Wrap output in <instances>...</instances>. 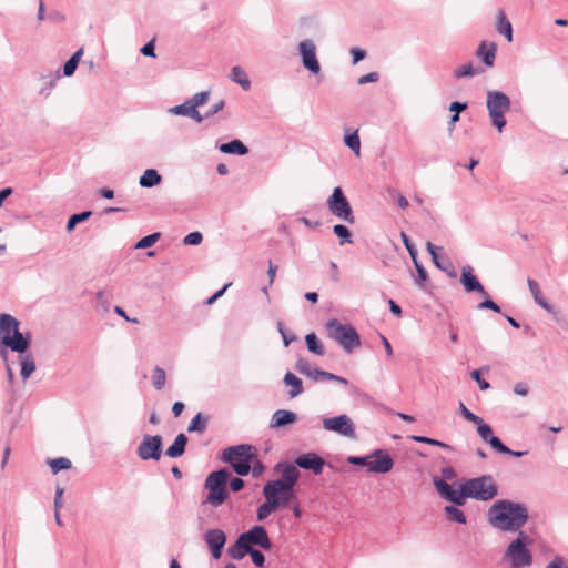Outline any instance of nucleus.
Segmentation results:
<instances>
[{"label": "nucleus", "instance_id": "nucleus-1", "mask_svg": "<svg viewBox=\"0 0 568 568\" xmlns=\"http://www.w3.org/2000/svg\"><path fill=\"white\" fill-rule=\"evenodd\" d=\"M433 484L443 499L457 506H464L468 498L488 501L498 495V486L490 475L465 479L459 484L458 489H455L445 480L439 479V477H434Z\"/></svg>", "mask_w": 568, "mask_h": 568}, {"label": "nucleus", "instance_id": "nucleus-2", "mask_svg": "<svg viewBox=\"0 0 568 568\" xmlns=\"http://www.w3.org/2000/svg\"><path fill=\"white\" fill-rule=\"evenodd\" d=\"M491 527L501 531H519L528 521L529 513L525 504L509 499L496 500L487 511Z\"/></svg>", "mask_w": 568, "mask_h": 568}, {"label": "nucleus", "instance_id": "nucleus-3", "mask_svg": "<svg viewBox=\"0 0 568 568\" xmlns=\"http://www.w3.org/2000/svg\"><path fill=\"white\" fill-rule=\"evenodd\" d=\"M532 539L524 530H519L516 538L507 546L504 558L509 562L511 568L529 567L534 562V556L529 546Z\"/></svg>", "mask_w": 568, "mask_h": 568}, {"label": "nucleus", "instance_id": "nucleus-4", "mask_svg": "<svg viewBox=\"0 0 568 568\" xmlns=\"http://www.w3.org/2000/svg\"><path fill=\"white\" fill-rule=\"evenodd\" d=\"M254 458L255 447L250 444L229 446L223 449L221 457L239 476H247L250 474Z\"/></svg>", "mask_w": 568, "mask_h": 568}, {"label": "nucleus", "instance_id": "nucleus-5", "mask_svg": "<svg viewBox=\"0 0 568 568\" xmlns=\"http://www.w3.org/2000/svg\"><path fill=\"white\" fill-rule=\"evenodd\" d=\"M231 477L229 468H220L211 471L205 481L204 488L209 491L204 503L219 507L229 498L227 481Z\"/></svg>", "mask_w": 568, "mask_h": 568}, {"label": "nucleus", "instance_id": "nucleus-6", "mask_svg": "<svg viewBox=\"0 0 568 568\" xmlns=\"http://www.w3.org/2000/svg\"><path fill=\"white\" fill-rule=\"evenodd\" d=\"M347 463L354 466H363L368 473L387 474L394 467V459L388 450L377 448L365 456H348Z\"/></svg>", "mask_w": 568, "mask_h": 568}, {"label": "nucleus", "instance_id": "nucleus-7", "mask_svg": "<svg viewBox=\"0 0 568 568\" xmlns=\"http://www.w3.org/2000/svg\"><path fill=\"white\" fill-rule=\"evenodd\" d=\"M328 336L337 342L344 352L352 353L361 346V336L353 325L332 318L326 323Z\"/></svg>", "mask_w": 568, "mask_h": 568}, {"label": "nucleus", "instance_id": "nucleus-8", "mask_svg": "<svg viewBox=\"0 0 568 568\" xmlns=\"http://www.w3.org/2000/svg\"><path fill=\"white\" fill-rule=\"evenodd\" d=\"M486 106L488 110L491 125L501 132L507 124L505 114L510 110L511 101L509 97L497 90L487 92Z\"/></svg>", "mask_w": 568, "mask_h": 568}, {"label": "nucleus", "instance_id": "nucleus-9", "mask_svg": "<svg viewBox=\"0 0 568 568\" xmlns=\"http://www.w3.org/2000/svg\"><path fill=\"white\" fill-rule=\"evenodd\" d=\"M328 210L336 217L349 223H355V216L349 201L345 196L342 187L336 186L327 199Z\"/></svg>", "mask_w": 568, "mask_h": 568}, {"label": "nucleus", "instance_id": "nucleus-10", "mask_svg": "<svg viewBox=\"0 0 568 568\" xmlns=\"http://www.w3.org/2000/svg\"><path fill=\"white\" fill-rule=\"evenodd\" d=\"M274 470L280 473L281 476L276 479L267 480L264 484L263 496L280 509L282 508V496L285 480V462L277 463Z\"/></svg>", "mask_w": 568, "mask_h": 568}, {"label": "nucleus", "instance_id": "nucleus-11", "mask_svg": "<svg viewBox=\"0 0 568 568\" xmlns=\"http://www.w3.org/2000/svg\"><path fill=\"white\" fill-rule=\"evenodd\" d=\"M163 449V439L160 435H144L136 448V455L141 460H160Z\"/></svg>", "mask_w": 568, "mask_h": 568}, {"label": "nucleus", "instance_id": "nucleus-12", "mask_svg": "<svg viewBox=\"0 0 568 568\" xmlns=\"http://www.w3.org/2000/svg\"><path fill=\"white\" fill-rule=\"evenodd\" d=\"M323 427L327 432H333L344 437H356L355 425L346 414L323 418Z\"/></svg>", "mask_w": 568, "mask_h": 568}, {"label": "nucleus", "instance_id": "nucleus-13", "mask_svg": "<svg viewBox=\"0 0 568 568\" xmlns=\"http://www.w3.org/2000/svg\"><path fill=\"white\" fill-rule=\"evenodd\" d=\"M32 342L30 332L22 333L19 331L12 335H3L0 337V345L9 346V349L20 355L27 354Z\"/></svg>", "mask_w": 568, "mask_h": 568}, {"label": "nucleus", "instance_id": "nucleus-14", "mask_svg": "<svg viewBox=\"0 0 568 568\" xmlns=\"http://www.w3.org/2000/svg\"><path fill=\"white\" fill-rule=\"evenodd\" d=\"M301 477L300 470L288 462H285V480L282 496V508L286 507L295 498V486Z\"/></svg>", "mask_w": 568, "mask_h": 568}, {"label": "nucleus", "instance_id": "nucleus-15", "mask_svg": "<svg viewBox=\"0 0 568 568\" xmlns=\"http://www.w3.org/2000/svg\"><path fill=\"white\" fill-rule=\"evenodd\" d=\"M298 51L302 57L303 67L311 73L317 74L321 71V64L316 57V48L312 40H303L298 44Z\"/></svg>", "mask_w": 568, "mask_h": 568}, {"label": "nucleus", "instance_id": "nucleus-16", "mask_svg": "<svg viewBox=\"0 0 568 568\" xmlns=\"http://www.w3.org/2000/svg\"><path fill=\"white\" fill-rule=\"evenodd\" d=\"M426 248L429 255L432 256V261L434 265L440 271L445 272L448 277L456 278L457 271L452 263L450 258L447 255H443L439 253L443 247L433 244L432 242L426 243Z\"/></svg>", "mask_w": 568, "mask_h": 568}, {"label": "nucleus", "instance_id": "nucleus-17", "mask_svg": "<svg viewBox=\"0 0 568 568\" xmlns=\"http://www.w3.org/2000/svg\"><path fill=\"white\" fill-rule=\"evenodd\" d=\"M296 468L311 470L314 475H321L326 465L323 457L314 452L303 453L298 455L293 464Z\"/></svg>", "mask_w": 568, "mask_h": 568}, {"label": "nucleus", "instance_id": "nucleus-18", "mask_svg": "<svg viewBox=\"0 0 568 568\" xmlns=\"http://www.w3.org/2000/svg\"><path fill=\"white\" fill-rule=\"evenodd\" d=\"M226 539V534L220 528L209 529L204 534V541L214 559L217 560L221 558Z\"/></svg>", "mask_w": 568, "mask_h": 568}, {"label": "nucleus", "instance_id": "nucleus-19", "mask_svg": "<svg viewBox=\"0 0 568 568\" xmlns=\"http://www.w3.org/2000/svg\"><path fill=\"white\" fill-rule=\"evenodd\" d=\"M243 536L247 538L251 547H260L263 550H270L273 546L272 540L268 537L267 530L264 526L255 525L247 531L243 532Z\"/></svg>", "mask_w": 568, "mask_h": 568}, {"label": "nucleus", "instance_id": "nucleus-20", "mask_svg": "<svg viewBox=\"0 0 568 568\" xmlns=\"http://www.w3.org/2000/svg\"><path fill=\"white\" fill-rule=\"evenodd\" d=\"M460 283L467 293L486 294V288L474 274V270L470 265L463 266L460 273Z\"/></svg>", "mask_w": 568, "mask_h": 568}, {"label": "nucleus", "instance_id": "nucleus-21", "mask_svg": "<svg viewBox=\"0 0 568 568\" xmlns=\"http://www.w3.org/2000/svg\"><path fill=\"white\" fill-rule=\"evenodd\" d=\"M477 425V434L479 437L495 450L497 449H506V445L501 442V439L494 435L493 428L489 424L485 423L481 418V422L475 423Z\"/></svg>", "mask_w": 568, "mask_h": 568}, {"label": "nucleus", "instance_id": "nucleus-22", "mask_svg": "<svg viewBox=\"0 0 568 568\" xmlns=\"http://www.w3.org/2000/svg\"><path fill=\"white\" fill-rule=\"evenodd\" d=\"M297 420V414L288 409H277L273 413L270 420V428L278 429L294 424Z\"/></svg>", "mask_w": 568, "mask_h": 568}, {"label": "nucleus", "instance_id": "nucleus-23", "mask_svg": "<svg viewBox=\"0 0 568 568\" xmlns=\"http://www.w3.org/2000/svg\"><path fill=\"white\" fill-rule=\"evenodd\" d=\"M169 112L174 115L187 116L194 120L196 123H202L204 121V116H202V114L192 105L189 100L170 108Z\"/></svg>", "mask_w": 568, "mask_h": 568}, {"label": "nucleus", "instance_id": "nucleus-24", "mask_svg": "<svg viewBox=\"0 0 568 568\" xmlns=\"http://www.w3.org/2000/svg\"><path fill=\"white\" fill-rule=\"evenodd\" d=\"M251 546L247 538L243 536V532L239 535L234 544L227 548V555L234 560L243 559L248 552H251Z\"/></svg>", "mask_w": 568, "mask_h": 568}, {"label": "nucleus", "instance_id": "nucleus-25", "mask_svg": "<svg viewBox=\"0 0 568 568\" xmlns=\"http://www.w3.org/2000/svg\"><path fill=\"white\" fill-rule=\"evenodd\" d=\"M527 284H528L529 291L534 297L535 303L538 304L541 308H544L548 313L555 315L557 313L555 307L544 297L538 283L532 278H528Z\"/></svg>", "mask_w": 568, "mask_h": 568}, {"label": "nucleus", "instance_id": "nucleus-26", "mask_svg": "<svg viewBox=\"0 0 568 568\" xmlns=\"http://www.w3.org/2000/svg\"><path fill=\"white\" fill-rule=\"evenodd\" d=\"M187 442V436L184 433H180L175 437L174 442L164 452L165 456L170 458L181 457L185 453Z\"/></svg>", "mask_w": 568, "mask_h": 568}, {"label": "nucleus", "instance_id": "nucleus-27", "mask_svg": "<svg viewBox=\"0 0 568 568\" xmlns=\"http://www.w3.org/2000/svg\"><path fill=\"white\" fill-rule=\"evenodd\" d=\"M219 150L225 154H234V155H246L250 150L239 139H233L230 142L222 143L219 145Z\"/></svg>", "mask_w": 568, "mask_h": 568}, {"label": "nucleus", "instance_id": "nucleus-28", "mask_svg": "<svg viewBox=\"0 0 568 568\" xmlns=\"http://www.w3.org/2000/svg\"><path fill=\"white\" fill-rule=\"evenodd\" d=\"M283 383L285 386L290 387L288 396L290 398H295L301 395L304 390L303 382L292 372H287L283 377Z\"/></svg>", "mask_w": 568, "mask_h": 568}, {"label": "nucleus", "instance_id": "nucleus-29", "mask_svg": "<svg viewBox=\"0 0 568 568\" xmlns=\"http://www.w3.org/2000/svg\"><path fill=\"white\" fill-rule=\"evenodd\" d=\"M19 321L10 314H0V337L3 335H12L19 331Z\"/></svg>", "mask_w": 568, "mask_h": 568}, {"label": "nucleus", "instance_id": "nucleus-30", "mask_svg": "<svg viewBox=\"0 0 568 568\" xmlns=\"http://www.w3.org/2000/svg\"><path fill=\"white\" fill-rule=\"evenodd\" d=\"M497 45L491 42L487 48L486 42H481L477 49V55L481 58L486 67H493L496 58Z\"/></svg>", "mask_w": 568, "mask_h": 568}, {"label": "nucleus", "instance_id": "nucleus-31", "mask_svg": "<svg viewBox=\"0 0 568 568\" xmlns=\"http://www.w3.org/2000/svg\"><path fill=\"white\" fill-rule=\"evenodd\" d=\"M344 134V144L349 148L356 156L361 154V139L358 135V130H351L349 128H345Z\"/></svg>", "mask_w": 568, "mask_h": 568}, {"label": "nucleus", "instance_id": "nucleus-32", "mask_svg": "<svg viewBox=\"0 0 568 568\" xmlns=\"http://www.w3.org/2000/svg\"><path fill=\"white\" fill-rule=\"evenodd\" d=\"M459 507L460 506L454 505L452 503V505L444 507V513L448 521L465 525L467 523V517L465 513L459 509Z\"/></svg>", "mask_w": 568, "mask_h": 568}, {"label": "nucleus", "instance_id": "nucleus-33", "mask_svg": "<svg viewBox=\"0 0 568 568\" xmlns=\"http://www.w3.org/2000/svg\"><path fill=\"white\" fill-rule=\"evenodd\" d=\"M162 176L155 169H146L140 176L139 183L142 187H153L161 183Z\"/></svg>", "mask_w": 568, "mask_h": 568}, {"label": "nucleus", "instance_id": "nucleus-34", "mask_svg": "<svg viewBox=\"0 0 568 568\" xmlns=\"http://www.w3.org/2000/svg\"><path fill=\"white\" fill-rule=\"evenodd\" d=\"M230 78L233 82L240 84L243 90L247 91L251 88V81L245 72V70L240 67L235 65L231 69Z\"/></svg>", "mask_w": 568, "mask_h": 568}, {"label": "nucleus", "instance_id": "nucleus-35", "mask_svg": "<svg viewBox=\"0 0 568 568\" xmlns=\"http://www.w3.org/2000/svg\"><path fill=\"white\" fill-rule=\"evenodd\" d=\"M305 343L308 352L312 354L318 356H323L325 354V347L315 333L312 332L306 334Z\"/></svg>", "mask_w": 568, "mask_h": 568}, {"label": "nucleus", "instance_id": "nucleus-36", "mask_svg": "<svg viewBox=\"0 0 568 568\" xmlns=\"http://www.w3.org/2000/svg\"><path fill=\"white\" fill-rule=\"evenodd\" d=\"M497 30L508 42L513 41V27L504 11H499L498 13Z\"/></svg>", "mask_w": 568, "mask_h": 568}, {"label": "nucleus", "instance_id": "nucleus-37", "mask_svg": "<svg viewBox=\"0 0 568 568\" xmlns=\"http://www.w3.org/2000/svg\"><path fill=\"white\" fill-rule=\"evenodd\" d=\"M20 365H21V371H20L21 378L23 381H27L36 371V363H34L32 354L27 353V354L21 355Z\"/></svg>", "mask_w": 568, "mask_h": 568}, {"label": "nucleus", "instance_id": "nucleus-38", "mask_svg": "<svg viewBox=\"0 0 568 568\" xmlns=\"http://www.w3.org/2000/svg\"><path fill=\"white\" fill-rule=\"evenodd\" d=\"M209 423V416L203 413H197L187 426L189 433H204Z\"/></svg>", "mask_w": 568, "mask_h": 568}, {"label": "nucleus", "instance_id": "nucleus-39", "mask_svg": "<svg viewBox=\"0 0 568 568\" xmlns=\"http://www.w3.org/2000/svg\"><path fill=\"white\" fill-rule=\"evenodd\" d=\"M83 54V49L80 48L77 50L63 64V75L64 77H71L74 74L79 62L81 60V57Z\"/></svg>", "mask_w": 568, "mask_h": 568}, {"label": "nucleus", "instance_id": "nucleus-40", "mask_svg": "<svg viewBox=\"0 0 568 568\" xmlns=\"http://www.w3.org/2000/svg\"><path fill=\"white\" fill-rule=\"evenodd\" d=\"M410 439L413 442H416V443H423V444H427V445H432V446H437V447H440L443 449H446L448 452H454L455 448L447 444V443H444V442H440L438 439H435V438H430V437H427V436H423V435H413L410 436Z\"/></svg>", "mask_w": 568, "mask_h": 568}, {"label": "nucleus", "instance_id": "nucleus-41", "mask_svg": "<svg viewBox=\"0 0 568 568\" xmlns=\"http://www.w3.org/2000/svg\"><path fill=\"white\" fill-rule=\"evenodd\" d=\"M91 215L92 211H82L80 213L72 214L67 221V231L69 233L72 232L79 223L85 222Z\"/></svg>", "mask_w": 568, "mask_h": 568}, {"label": "nucleus", "instance_id": "nucleus-42", "mask_svg": "<svg viewBox=\"0 0 568 568\" xmlns=\"http://www.w3.org/2000/svg\"><path fill=\"white\" fill-rule=\"evenodd\" d=\"M48 463H49L52 474H54V475L61 470H67L72 467L71 460L65 457H58V458L49 459Z\"/></svg>", "mask_w": 568, "mask_h": 568}, {"label": "nucleus", "instance_id": "nucleus-43", "mask_svg": "<svg viewBox=\"0 0 568 568\" xmlns=\"http://www.w3.org/2000/svg\"><path fill=\"white\" fill-rule=\"evenodd\" d=\"M333 232L339 239V245L345 243H353V235L347 226L343 224H336L333 227Z\"/></svg>", "mask_w": 568, "mask_h": 568}, {"label": "nucleus", "instance_id": "nucleus-44", "mask_svg": "<svg viewBox=\"0 0 568 568\" xmlns=\"http://www.w3.org/2000/svg\"><path fill=\"white\" fill-rule=\"evenodd\" d=\"M277 509L278 508L273 505L272 501L265 499V501L261 504L256 509V518L258 521H263Z\"/></svg>", "mask_w": 568, "mask_h": 568}, {"label": "nucleus", "instance_id": "nucleus-45", "mask_svg": "<svg viewBox=\"0 0 568 568\" xmlns=\"http://www.w3.org/2000/svg\"><path fill=\"white\" fill-rule=\"evenodd\" d=\"M165 381H166L165 371L162 367H160V366H155L153 368V373H152V385H153V387L156 390H161L163 388V386L165 385Z\"/></svg>", "mask_w": 568, "mask_h": 568}, {"label": "nucleus", "instance_id": "nucleus-46", "mask_svg": "<svg viewBox=\"0 0 568 568\" xmlns=\"http://www.w3.org/2000/svg\"><path fill=\"white\" fill-rule=\"evenodd\" d=\"M160 237H161V233L160 232L151 233V234L140 239L135 243L134 247L138 248V250L149 248V247L153 246L159 241Z\"/></svg>", "mask_w": 568, "mask_h": 568}, {"label": "nucleus", "instance_id": "nucleus-47", "mask_svg": "<svg viewBox=\"0 0 568 568\" xmlns=\"http://www.w3.org/2000/svg\"><path fill=\"white\" fill-rule=\"evenodd\" d=\"M477 73H479V69H475L473 63L469 62L454 70V78H473Z\"/></svg>", "mask_w": 568, "mask_h": 568}, {"label": "nucleus", "instance_id": "nucleus-48", "mask_svg": "<svg viewBox=\"0 0 568 568\" xmlns=\"http://www.w3.org/2000/svg\"><path fill=\"white\" fill-rule=\"evenodd\" d=\"M480 295L483 296L484 300L477 305V310H490L494 313H501L500 306L491 300L487 291L486 294Z\"/></svg>", "mask_w": 568, "mask_h": 568}, {"label": "nucleus", "instance_id": "nucleus-49", "mask_svg": "<svg viewBox=\"0 0 568 568\" xmlns=\"http://www.w3.org/2000/svg\"><path fill=\"white\" fill-rule=\"evenodd\" d=\"M489 371V366H484L479 369H474L470 373V377L473 381H475L478 384V387L480 390H486L490 388V384L481 377V371Z\"/></svg>", "mask_w": 568, "mask_h": 568}, {"label": "nucleus", "instance_id": "nucleus-50", "mask_svg": "<svg viewBox=\"0 0 568 568\" xmlns=\"http://www.w3.org/2000/svg\"><path fill=\"white\" fill-rule=\"evenodd\" d=\"M415 268H416V273H417L416 278H415V284L418 287L424 288L425 283L428 280V273L422 263H416Z\"/></svg>", "mask_w": 568, "mask_h": 568}, {"label": "nucleus", "instance_id": "nucleus-51", "mask_svg": "<svg viewBox=\"0 0 568 568\" xmlns=\"http://www.w3.org/2000/svg\"><path fill=\"white\" fill-rule=\"evenodd\" d=\"M458 413L460 414L462 417H464L466 420L470 423L475 424L481 422V417L470 412L463 402H459Z\"/></svg>", "mask_w": 568, "mask_h": 568}, {"label": "nucleus", "instance_id": "nucleus-52", "mask_svg": "<svg viewBox=\"0 0 568 568\" xmlns=\"http://www.w3.org/2000/svg\"><path fill=\"white\" fill-rule=\"evenodd\" d=\"M278 333L282 336L283 344L287 347L292 342L296 339V335L293 332L287 331L282 322L277 323Z\"/></svg>", "mask_w": 568, "mask_h": 568}, {"label": "nucleus", "instance_id": "nucleus-53", "mask_svg": "<svg viewBox=\"0 0 568 568\" xmlns=\"http://www.w3.org/2000/svg\"><path fill=\"white\" fill-rule=\"evenodd\" d=\"M210 92L209 91H201L195 93L189 101L192 103V105L197 109V106H201L205 104L209 101Z\"/></svg>", "mask_w": 568, "mask_h": 568}, {"label": "nucleus", "instance_id": "nucleus-54", "mask_svg": "<svg viewBox=\"0 0 568 568\" xmlns=\"http://www.w3.org/2000/svg\"><path fill=\"white\" fill-rule=\"evenodd\" d=\"M250 551L251 552H248V555H250V557L252 559V562L256 567H258V568L264 567V565H265V556H264V554L261 550H258V549H256L254 547H252Z\"/></svg>", "mask_w": 568, "mask_h": 568}, {"label": "nucleus", "instance_id": "nucleus-55", "mask_svg": "<svg viewBox=\"0 0 568 568\" xmlns=\"http://www.w3.org/2000/svg\"><path fill=\"white\" fill-rule=\"evenodd\" d=\"M202 241H203L202 233L199 231H194L184 236L183 244L184 245H199L202 243Z\"/></svg>", "mask_w": 568, "mask_h": 568}, {"label": "nucleus", "instance_id": "nucleus-56", "mask_svg": "<svg viewBox=\"0 0 568 568\" xmlns=\"http://www.w3.org/2000/svg\"><path fill=\"white\" fill-rule=\"evenodd\" d=\"M265 470V466L258 459L257 452L255 450V458L252 460L251 471L253 477H258Z\"/></svg>", "mask_w": 568, "mask_h": 568}, {"label": "nucleus", "instance_id": "nucleus-57", "mask_svg": "<svg viewBox=\"0 0 568 568\" xmlns=\"http://www.w3.org/2000/svg\"><path fill=\"white\" fill-rule=\"evenodd\" d=\"M311 368L312 365L306 358L300 357L295 363V369L302 375L306 376Z\"/></svg>", "mask_w": 568, "mask_h": 568}, {"label": "nucleus", "instance_id": "nucleus-58", "mask_svg": "<svg viewBox=\"0 0 568 568\" xmlns=\"http://www.w3.org/2000/svg\"><path fill=\"white\" fill-rule=\"evenodd\" d=\"M227 485L233 493L242 490L245 486V481L241 477H230Z\"/></svg>", "mask_w": 568, "mask_h": 568}, {"label": "nucleus", "instance_id": "nucleus-59", "mask_svg": "<svg viewBox=\"0 0 568 568\" xmlns=\"http://www.w3.org/2000/svg\"><path fill=\"white\" fill-rule=\"evenodd\" d=\"M224 106H225V101L220 100L215 104H213L211 106V109L205 114H202V116H204V120L210 119L213 115H215L216 113H219L220 111H222Z\"/></svg>", "mask_w": 568, "mask_h": 568}, {"label": "nucleus", "instance_id": "nucleus-60", "mask_svg": "<svg viewBox=\"0 0 568 568\" xmlns=\"http://www.w3.org/2000/svg\"><path fill=\"white\" fill-rule=\"evenodd\" d=\"M467 106H468L467 102L453 101L449 104V111L453 114H457L458 116H460V113L463 111H465L467 109Z\"/></svg>", "mask_w": 568, "mask_h": 568}, {"label": "nucleus", "instance_id": "nucleus-61", "mask_svg": "<svg viewBox=\"0 0 568 568\" xmlns=\"http://www.w3.org/2000/svg\"><path fill=\"white\" fill-rule=\"evenodd\" d=\"M546 568H568L567 561L561 556H555Z\"/></svg>", "mask_w": 568, "mask_h": 568}, {"label": "nucleus", "instance_id": "nucleus-62", "mask_svg": "<svg viewBox=\"0 0 568 568\" xmlns=\"http://www.w3.org/2000/svg\"><path fill=\"white\" fill-rule=\"evenodd\" d=\"M141 54L145 57H152L155 58V47H154V39L146 42L141 49Z\"/></svg>", "mask_w": 568, "mask_h": 568}, {"label": "nucleus", "instance_id": "nucleus-63", "mask_svg": "<svg viewBox=\"0 0 568 568\" xmlns=\"http://www.w3.org/2000/svg\"><path fill=\"white\" fill-rule=\"evenodd\" d=\"M378 73L377 72H369L367 74H364L362 77L358 78L357 80V83L359 85H364V84H367V83H372V82H376L378 81Z\"/></svg>", "mask_w": 568, "mask_h": 568}, {"label": "nucleus", "instance_id": "nucleus-64", "mask_svg": "<svg viewBox=\"0 0 568 568\" xmlns=\"http://www.w3.org/2000/svg\"><path fill=\"white\" fill-rule=\"evenodd\" d=\"M352 62L353 64L358 63L364 60L366 57V51L361 48H352L351 49Z\"/></svg>", "mask_w": 568, "mask_h": 568}]
</instances>
